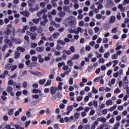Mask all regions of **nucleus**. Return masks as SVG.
<instances>
[{"instance_id":"52","label":"nucleus","mask_w":129,"mask_h":129,"mask_svg":"<svg viewBox=\"0 0 129 129\" xmlns=\"http://www.w3.org/2000/svg\"><path fill=\"white\" fill-rule=\"evenodd\" d=\"M69 84L70 85H72V84H73V78H70L69 79Z\"/></svg>"},{"instance_id":"34","label":"nucleus","mask_w":129,"mask_h":129,"mask_svg":"<svg viewBox=\"0 0 129 129\" xmlns=\"http://www.w3.org/2000/svg\"><path fill=\"white\" fill-rule=\"evenodd\" d=\"M80 115V114L78 112H76L74 114L75 118L76 119H78L79 118V116Z\"/></svg>"},{"instance_id":"56","label":"nucleus","mask_w":129,"mask_h":129,"mask_svg":"<svg viewBox=\"0 0 129 129\" xmlns=\"http://www.w3.org/2000/svg\"><path fill=\"white\" fill-rule=\"evenodd\" d=\"M84 109V107L81 106L76 109L77 111H80V110H83Z\"/></svg>"},{"instance_id":"4","label":"nucleus","mask_w":129,"mask_h":129,"mask_svg":"<svg viewBox=\"0 0 129 129\" xmlns=\"http://www.w3.org/2000/svg\"><path fill=\"white\" fill-rule=\"evenodd\" d=\"M48 11V10H47V9H42L40 11H38L37 13V17H41V16H42V15H45L46 14V13H47V11Z\"/></svg>"},{"instance_id":"54","label":"nucleus","mask_w":129,"mask_h":129,"mask_svg":"<svg viewBox=\"0 0 129 129\" xmlns=\"http://www.w3.org/2000/svg\"><path fill=\"white\" fill-rule=\"evenodd\" d=\"M16 95L17 97H19V96H21L22 95V92L18 91L16 93Z\"/></svg>"},{"instance_id":"60","label":"nucleus","mask_w":129,"mask_h":129,"mask_svg":"<svg viewBox=\"0 0 129 129\" xmlns=\"http://www.w3.org/2000/svg\"><path fill=\"white\" fill-rule=\"evenodd\" d=\"M30 55H34V54H36V51L31 49L30 51Z\"/></svg>"},{"instance_id":"35","label":"nucleus","mask_w":129,"mask_h":129,"mask_svg":"<svg viewBox=\"0 0 129 129\" xmlns=\"http://www.w3.org/2000/svg\"><path fill=\"white\" fill-rule=\"evenodd\" d=\"M92 92H93V93L96 94L98 92V90L93 87L92 90Z\"/></svg>"},{"instance_id":"50","label":"nucleus","mask_w":129,"mask_h":129,"mask_svg":"<svg viewBox=\"0 0 129 129\" xmlns=\"http://www.w3.org/2000/svg\"><path fill=\"white\" fill-rule=\"evenodd\" d=\"M119 74V73H118V72H117L116 73H115L113 74V77H115V78H116L118 77Z\"/></svg>"},{"instance_id":"57","label":"nucleus","mask_w":129,"mask_h":129,"mask_svg":"<svg viewBox=\"0 0 129 129\" xmlns=\"http://www.w3.org/2000/svg\"><path fill=\"white\" fill-rule=\"evenodd\" d=\"M14 84V81L13 80H10L8 81V85H13Z\"/></svg>"},{"instance_id":"28","label":"nucleus","mask_w":129,"mask_h":129,"mask_svg":"<svg viewBox=\"0 0 129 129\" xmlns=\"http://www.w3.org/2000/svg\"><path fill=\"white\" fill-rule=\"evenodd\" d=\"M117 29H118V27L117 26H116L115 28H113L111 30V33H114V34H115L116 33V32H117Z\"/></svg>"},{"instance_id":"8","label":"nucleus","mask_w":129,"mask_h":129,"mask_svg":"<svg viewBox=\"0 0 129 129\" xmlns=\"http://www.w3.org/2000/svg\"><path fill=\"white\" fill-rule=\"evenodd\" d=\"M20 14L21 15H23V16H24V17H26V18H29V17H30V13L28 11H25L23 12H21Z\"/></svg>"},{"instance_id":"32","label":"nucleus","mask_w":129,"mask_h":129,"mask_svg":"<svg viewBox=\"0 0 129 129\" xmlns=\"http://www.w3.org/2000/svg\"><path fill=\"white\" fill-rule=\"evenodd\" d=\"M32 21H33V23H34V24H39V21H40V18L33 19Z\"/></svg>"},{"instance_id":"41","label":"nucleus","mask_w":129,"mask_h":129,"mask_svg":"<svg viewBox=\"0 0 129 129\" xmlns=\"http://www.w3.org/2000/svg\"><path fill=\"white\" fill-rule=\"evenodd\" d=\"M27 117H32V115L31 114V112L27 111L26 113Z\"/></svg>"},{"instance_id":"40","label":"nucleus","mask_w":129,"mask_h":129,"mask_svg":"<svg viewBox=\"0 0 129 129\" xmlns=\"http://www.w3.org/2000/svg\"><path fill=\"white\" fill-rule=\"evenodd\" d=\"M31 60L33 62H37V61L38 60V58L37 57V56H33L32 57Z\"/></svg>"},{"instance_id":"18","label":"nucleus","mask_w":129,"mask_h":129,"mask_svg":"<svg viewBox=\"0 0 129 129\" xmlns=\"http://www.w3.org/2000/svg\"><path fill=\"white\" fill-rule=\"evenodd\" d=\"M45 83L46 79H41L38 82V83L40 84V85H43V84H45Z\"/></svg>"},{"instance_id":"15","label":"nucleus","mask_w":129,"mask_h":129,"mask_svg":"<svg viewBox=\"0 0 129 129\" xmlns=\"http://www.w3.org/2000/svg\"><path fill=\"white\" fill-rule=\"evenodd\" d=\"M38 59H39L38 61L40 63H43L44 58H42V55L41 54L38 55Z\"/></svg>"},{"instance_id":"51","label":"nucleus","mask_w":129,"mask_h":129,"mask_svg":"<svg viewBox=\"0 0 129 129\" xmlns=\"http://www.w3.org/2000/svg\"><path fill=\"white\" fill-rule=\"evenodd\" d=\"M63 11H69L70 10V8H69V6H64L63 8Z\"/></svg>"},{"instance_id":"53","label":"nucleus","mask_w":129,"mask_h":129,"mask_svg":"<svg viewBox=\"0 0 129 129\" xmlns=\"http://www.w3.org/2000/svg\"><path fill=\"white\" fill-rule=\"evenodd\" d=\"M96 18L98 20H100V19L102 18V15H101V14H97L96 15Z\"/></svg>"},{"instance_id":"64","label":"nucleus","mask_w":129,"mask_h":129,"mask_svg":"<svg viewBox=\"0 0 129 129\" xmlns=\"http://www.w3.org/2000/svg\"><path fill=\"white\" fill-rule=\"evenodd\" d=\"M82 100V96H79L77 98V101H81Z\"/></svg>"},{"instance_id":"24","label":"nucleus","mask_w":129,"mask_h":129,"mask_svg":"<svg viewBox=\"0 0 129 129\" xmlns=\"http://www.w3.org/2000/svg\"><path fill=\"white\" fill-rule=\"evenodd\" d=\"M59 34L58 32H55L52 34V37L53 39H57L58 38V36H59Z\"/></svg>"},{"instance_id":"47","label":"nucleus","mask_w":129,"mask_h":129,"mask_svg":"<svg viewBox=\"0 0 129 129\" xmlns=\"http://www.w3.org/2000/svg\"><path fill=\"white\" fill-rule=\"evenodd\" d=\"M118 56H117V55L115 53H114L112 54L111 58L112 59H117Z\"/></svg>"},{"instance_id":"1","label":"nucleus","mask_w":129,"mask_h":129,"mask_svg":"<svg viewBox=\"0 0 129 129\" xmlns=\"http://www.w3.org/2000/svg\"><path fill=\"white\" fill-rule=\"evenodd\" d=\"M62 85H63V83L59 82L58 87H51L50 88L51 98L52 100H55L57 98H62V94H60L59 91H57V90L61 91L63 89Z\"/></svg>"},{"instance_id":"39","label":"nucleus","mask_w":129,"mask_h":129,"mask_svg":"<svg viewBox=\"0 0 129 129\" xmlns=\"http://www.w3.org/2000/svg\"><path fill=\"white\" fill-rule=\"evenodd\" d=\"M31 40H36L37 39V35L36 34H32L31 35Z\"/></svg>"},{"instance_id":"27","label":"nucleus","mask_w":129,"mask_h":129,"mask_svg":"<svg viewBox=\"0 0 129 129\" xmlns=\"http://www.w3.org/2000/svg\"><path fill=\"white\" fill-rule=\"evenodd\" d=\"M118 9H119V10H120L121 12H124V10H125V9H123V6L121 4L119 5V6H118Z\"/></svg>"},{"instance_id":"31","label":"nucleus","mask_w":129,"mask_h":129,"mask_svg":"<svg viewBox=\"0 0 129 129\" xmlns=\"http://www.w3.org/2000/svg\"><path fill=\"white\" fill-rule=\"evenodd\" d=\"M127 59V58L126 57V55L123 56L122 58H121L122 62L123 63H124V62H126Z\"/></svg>"},{"instance_id":"55","label":"nucleus","mask_w":129,"mask_h":129,"mask_svg":"<svg viewBox=\"0 0 129 129\" xmlns=\"http://www.w3.org/2000/svg\"><path fill=\"white\" fill-rule=\"evenodd\" d=\"M121 119V116L117 115L116 116V120L119 121V120H120Z\"/></svg>"},{"instance_id":"16","label":"nucleus","mask_w":129,"mask_h":129,"mask_svg":"<svg viewBox=\"0 0 129 129\" xmlns=\"http://www.w3.org/2000/svg\"><path fill=\"white\" fill-rule=\"evenodd\" d=\"M65 15H66V13L63 11L60 12L58 13V16L60 18H63V17H65Z\"/></svg>"},{"instance_id":"9","label":"nucleus","mask_w":129,"mask_h":129,"mask_svg":"<svg viewBox=\"0 0 129 129\" xmlns=\"http://www.w3.org/2000/svg\"><path fill=\"white\" fill-rule=\"evenodd\" d=\"M4 33L5 34H6V36H9V35H10L11 33H12V30H11V29L7 28L5 29Z\"/></svg>"},{"instance_id":"44","label":"nucleus","mask_w":129,"mask_h":129,"mask_svg":"<svg viewBox=\"0 0 129 129\" xmlns=\"http://www.w3.org/2000/svg\"><path fill=\"white\" fill-rule=\"evenodd\" d=\"M40 97V96L39 95H33L32 96V98L35 99H38Z\"/></svg>"},{"instance_id":"19","label":"nucleus","mask_w":129,"mask_h":129,"mask_svg":"<svg viewBox=\"0 0 129 129\" xmlns=\"http://www.w3.org/2000/svg\"><path fill=\"white\" fill-rule=\"evenodd\" d=\"M29 30L30 32H36L37 31V27L36 26H31Z\"/></svg>"},{"instance_id":"36","label":"nucleus","mask_w":129,"mask_h":129,"mask_svg":"<svg viewBox=\"0 0 129 129\" xmlns=\"http://www.w3.org/2000/svg\"><path fill=\"white\" fill-rule=\"evenodd\" d=\"M109 55H110V53H109V52H106L104 54V58H107L109 57Z\"/></svg>"},{"instance_id":"6","label":"nucleus","mask_w":129,"mask_h":129,"mask_svg":"<svg viewBox=\"0 0 129 129\" xmlns=\"http://www.w3.org/2000/svg\"><path fill=\"white\" fill-rule=\"evenodd\" d=\"M34 3H36V0H28L27 4L29 8H33V5Z\"/></svg>"},{"instance_id":"14","label":"nucleus","mask_w":129,"mask_h":129,"mask_svg":"<svg viewBox=\"0 0 129 129\" xmlns=\"http://www.w3.org/2000/svg\"><path fill=\"white\" fill-rule=\"evenodd\" d=\"M115 21V17L112 16L110 17L109 22L110 24H112V23H114Z\"/></svg>"},{"instance_id":"10","label":"nucleus","mask_w":129,"mask_h":129,"mask_svg":"<svg viewBox=\"0 0 129 129\" xmlns=\"http://www.w3.org/2000/svg\"><path fill=\"white\" fill-rule=\"evenodd\" d=\"M29 72L30 73H31V74H33V75H35L37 76V75H40V74H42V73L40 72H34L33 71H29Z\"/></svg>"},{"instance_id":"38","label":"nucleus","mask_w":129,"mask_h":129,"mask_svg":"<svg viewBox=\"0 0 129 129\" xmlns=\"http://www.w3.org/2000/svg\"><path fill=\"white\" fill-rule=\"evenodd\" d=\"M67 109L68 111H71L72 110H73V106H72V105L68 106L67 107Z\"/></svg>"},{"instance_id":"37","label":"nucleus","mask_w":129,"mask_h":129,"mask_svg":"<svg viewBox=\"0 0 129 129\" xmlns=\"http://www.w3.org/2000/svg\"><path fill=\"white\" fill-rule=\"evenodd\" d=\"M37 33H38V34H41V33H42V32H43V28L39 27L37 29Z\"/></svg>"},{"instance_id":"5","label":"nucleus","mask_w":129,"mask_h":129,"mask_svg":"<svg viewBox=\"0 0 129 129\" xmlns=\"http://www.w3.org/2000/svg\"><path fill=\"white\" fill-rule=\"evenodd\" d=\"M13 33L11 35L10 38L11 41H13V42H16L17 41V39L15 38V35H16V29L15 28H13V31L12 32Z\"/></svg>"},{"instance_id":"42","label":"nucleus","mask_w":129,"mask_h":129,"mask_svg":"<svg viewBox=\"0 0 129 129\" xmlns=\"http://www.w3.org/2000/svg\"><path fill=\"white\" fill-rule=\"evenodd\" d=\"M54 55L55 56H60V55H61V52L60 51L55 50Z\"/></svg>"},{"instance_id":"20","label":"nucleus","mask_w":129,"mask_h":129,"mask_svg":"<svg viewBox=\"0 0 129 129\" xmlns=\"http://www.w3.org/2000/svg\"><path fill=\"white\" fill-rule=\"evenodd\" d=\"M32 92L33 93H42V91L39 89H33Z\"/></svg>"},{"instance_id":"58","label":"nucleus","mask_w":129,"mask_h":129,"mask_svg":"<svg viewBox=\"0 0 129 129\" xmlns=\"http://www.w3.org/2000/svg\"><path fill=\"white\" fill-rule=\"evenodd\" d=\"M99 80H100V77H97V78L94 79V81L95 82H98V81H99Z\"/></svg>"},{"instance_id":"46","label":"nucleus","mask_w":129,"mask_h":129,"mask_svg":"<svg viewBox=\"0 0 129 129\" xmlns=\"http://www.w3.org/2000/svg\"><path fill=\"white\" fill-rule=\"evenodd\" d=\"M18 66L17 65H14L11 68V71H14V70H16Z\"/></svg>"},{"instance_id":"25","label":"nucleus","mask_w":129,"mask_h":129,"mask_svg":"<svg viewBox=\"0 0 129 129\" xmlns=\"http://www.w3.org/2000/svg\"><path fill=\"white\" fill-rule=\"evenodd\" d=\"M5 68L7 69V70H10L11 68H12V64H7L6 66H5Z\"/></svg>"},{"instance_id":"49","label":"nucleus","mask_w":129,"mask_h":129,"mask_svg":"<svg viewBox=\"0 0 129 129\" xmlns=\"http://www.w3.org/2000/svg\"><path fill=\"white\" fill-rule=\"evenodd\" d=\"M27 85H28V83H27L26 82H24L22 84V86L23 87H24V88H26Z\"/></svg>"},{"instance_id":"2","label":"nucleus","mask_w":129,"mask_h":129,"mask_svg":"<svg viewBox=\"0 0 129 129\" xmlns=\"http://www.w3.org/2000/svg\"><path fill=\"white\" fill-rule=\"evenodd\" d=\"M4 44L6 47H7V48L8 47H9V48H12V47L13 46V42H12V40L9 39V36L5 35L4 37Z\"/></svg>"},{"instance_id":"61","label":"nucleus","mask_w":129,"mask_h":129,"mask_svg":"<svg viewBox=\"0 0 129 129\" xmlns=\"http://www.w3.org/2000/svg\"><path fill=\"white\" fill-rule=\"evenodd\" d=\"M114 93H119L120 92V90L118 88H116L114 91Z\"/></svg>"},{"instance_id":"21","label":"nucleus","mask_w":129,"mask_h":129,"mask_svg":"<svg viewBox=\"0 0 129 129\" xmlns=\"http://www.w3.org/2000/svg\"><path fill=\"white\" fill-rule=\"evenodd\" d=\"M14 110L13 108L10 109L8 110V115L10 116L14 114Z\"/></svg>"},{"instance_id":"22","label":"nucleus","mask_w":129,"mask_h":129,"mask_svg":"<svg viewBox=\"0 0 129 129\" xmlns=\"http://www.w3.org/2000/svg\"><path fill=\"white\" fill-rule=\"evenodd\" d=\"M13 89V87L9 86L6 89V91H7V92H9L10 93V92H12Z\"/></svg>"},{"instance_id":"29","label":"nucleus","mask_w":129,"mask_h":129,"mask_svg":"<svg viewBox=\"0 0 129 129\" xmlns=\"http://www.w3.org/2000/svg\"><path fill=\"white\" fill-rule=\"evenodd\" d=\"M67 64L69 65V66H70V67H72V66H73V62H72V60H69L67 61Z\"/></svg>"},{"instance_id":"45","label":"nucleus","mask_w":129,"mask_h":129,"mask_svg":"<svg viewBox=\"0 0 129 129\" xmlns=\"http://www.w3.org/2000/svg\"><path fill=\"white\" fill-rule=\"evenodd\" d=\"M18 67L19 69H22V68H24V67H25V64L23 63H20L18 66Z\"/></svg>"},{"instance_id":"23","label":"nucleus","mask_w":129,"mask_h":129,"mask_svg":"<svg viewBox=\"0 0 129 129\" xmlns=\"http://www.w3.org/2000/svg\"><path fill=\"white\" fill-rule=\"evenodd\" d=\"M106 104L109 106V105H112V101L111 100H108L106 101Z\"/></svg>"},{"instance_id":"26","label":"nucleus","mask_w":129,"mask_h":129,"mask_svg":"<svg viewBox=\"0 0 129 129\" xmlns=\"http://www.w3.org/2000/svg\"><path fill=\"white\" fill-rule=\"evenodd\" d=\"M51 82L52 81L51 80H48L47 81V82L44 84V86H49V85H51Z\"/></svg>"},{"instance_id":"33","label":"nucleus","mask_w":129,"mask_h":129,"mask_svg":"<svg viewBox=\"0 0 129 129\" xmlns=\"http://www.w3.org/2000/svg\"><path fill=\"white\" fill-rule=\"evenodd\" d=\"M93 105L94 106V107H95L96 108H97V107H98V102H97V101L94 100L93 101Z\"/></svg>"},{"instance_id":"17","label":"nucleus","mask_w":129,"mask_h":129,"mask_svg":"<svg viewBox=\"0 0 129 129\" xmlns=\"http://www.w3.org/2000/svg\"><path fill=\"white\" fill-rule=\"evenodd\" d=\"M21 56V53L19 51H16L15 53V59H18Z\"/></svg>"},{"instance_id":"48","label":"nucleus","mask_w":129,"mask_h":129,"mask_svg":"<svg viewBox=\"0 0 129 129\" xmlns=\"http://www.w3.org/2000/svg\"><path fill=\"white\" fill-rule=\"evenodd\" d=\"M44 93H49V92H50V89L48 88H45L44 89Z\"/></svg>"},{"instance_id":"12","label":"nucleus","mask_w":129,"mask_h":129,"mask_svg":"<svg viewBox=\"0 0 129 129\" xmlns=\"http://www.w3.org/2000/svg\"><path fill=\"white\" fill-rule=\"evenodd\" d=\"M17 51H19L21 53H24L26 51V49L22 46H18L17 47Z\"/></svg>"},{"instance_id":"13","label":"nucleus","mask_w":129,"mask_h":129,"mask_svg":"<svg viewBox=\"0 0 129 129\" xmlns=\"http://www.w3.org/2000/svg\"><path fill=\"white\" fill-rule=\"evenodd\" d=\"M80 58V55L79 54H74L71 58V60H76V59H79Z\"/></svg>"},{"instance_id":"3","label":"nucleus","mask_w":129,"mask_h":129,"mask_svg":"<svg viewBox=\"0 0 129 129\" xmlns=\"http://www.w3.org/2000/svg\"><path fill=\"white\" fill-rule=\"evenodd\" d=\"M47 14H44L42 16V19L44 21L40 22V25H41L42 27H46V24L49 22V20L47 19Z\"/></svg>"},{"instance_id":"63","label":"nucleus","mask_w":129,"mask_h":129,"mask_svg":"<svg viewBox=\"0 0 129 129\" xmlns=\"http://www.w3.org/2000/svg\"><path fill=\"white\" fill-rule=\"evenodd\" d=\"M85 129H90V124H87L86 125H85ZM84 129H85V128H84Z\"/></svg>"},{"instance_id":"7","label":"nucleus","mask_w":129,"mask_h":129,"mask_svg":"<svg viewBox=\"0 0 129 129\" xmlns=\"http://www.w3.org/2000/svg\"><path fill=\"white\" fill-rule=\"evenodd\" d=\"M29 29V26L28 25L23 26V28L22 30H21V29H18V32H19L20 33H25L26 32V30H28Z\"/></svg>"},{"instance_id":"11","label":"nucleus","mask_w":129,"mask_h":129,"mask_svg":"<svg viewBox=\"0 0 129 129\" xmlns=\"http://www.w3.org/2000/svg\"><path fill=\"white\" fill-rule=\"evenodd\" d=\"M36 50L38 52H39L40 53H41V52H43V51L45 50V48L43 46H40V47H36Z\"/></svg>"},{"instance_id":"43","label":"nucleus","mask_w":129,"mask_h":129,"mask_svg":"<svg viewBox=\"0 0 129 129\" xmlns=\"http://www.w3.org/2000/svg\"><path fill=\"white\" fill-rule=\"evenodd\" d=\"M31 123V121H27L25 122V127H28V126H29V125H30V124Z\"/></svg>"},{"instance_id":"62","label":"nucleus","mask_w":129,"mask_h":129,"mask_svg":"<svg viewBox=\"0 0 129 129\" xmlns=\"http://www.w3.org/2000/svg\"><path fill=\"white\" fill-rule=\"evenodd\" d=\"M38 46V44L36 43H34L31 44L32 48H36Z\"/></svg>"},{"instance_id":"30","label":"nucleus","mask_w":129,"mask_h":129,"mask_svg":"<svg viewBox=\"0 0 129 129\" xmlns=\"http://www.w3.org/2000/svg\"><path fill=\"white\" fill-rule=\"evenodd\" d=\"M57 43H58V44H60V45H62V46H64V45H65V42H64L63 40L58 39L57 41Z\"/></svg>"},{"instance_id":"59","label":"nucleus","mask_w":129,"mask_h":129,"mask_svg":"<svg viewBox=\"0 0 129 129\" xmlns=\"http://www.w3.org/2000/svg\"><path fill=\"white\" fill-rule=\"evenodd\" d=\"M40 6L41 7V8H45V7H46V4H45V3H44L43 2H41L40 4Z\"/></svg>"}]
</instances>
